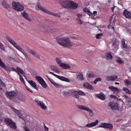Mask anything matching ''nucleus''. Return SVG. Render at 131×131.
<instances>
[{
	"label": "nucleus",
	"mask_w": 131,
	"mask_h": 131,
	"mask_svg": "<svg viewBox=\"0 0 131 131\" xmlns=\"http://www.w3.org/2000/svg\"><path fill=\"white\" fill-rule=\"evenodd\" d=\"M57 41L60 45L68 48L73 46L74 45L73 43H71L69 39L67 37H63L62 38H57Z\"/></svg>",
	"instance_id": "f257e3e1"
},
{
	"label": "nucleus",
	"mask_w": 131,
	"mask_h": 131,
	"mask_svg": "<svg viewBox=\"0 0 131 131\" xmlns=\"http://www.w3.org/2000/svg\"><path fill=\"white\" fill-rule=\"evenodd\" d=\"M6 39L14 47L22 52L30 62H31L32 61V59L29 56L27 53L19 46L17 45V44L15 43L14 40H12L11 38L8 37H6Z\"/></svg>",
	"instance_id": "f03ea898"
},
{
	"label": "nucleus",
	"mask_w": 131,
	"mask_h": 131,
	"mask_svg": "<svg viewBox=\"0 0 131 131\" xmlns=\"http://www.w3.org/2000/svg\"><path fill=\"white\" fill-rule=\"evenodd\" d=\"M60 3V4L63 7L68 9L75 10L78 6L77 4L72 1L68 0L61 1Z\"/></svg>",
	"instance_id": "7ed1b4c3"
},
{
	"label": "nucleus",
	"mask_w": 131,
	"mask_h": 131,
	"mask_svg": "<svg viewBox=\"0 0 131 131\" xmlns=\"http://www.w3.org/2000/svg\"><path fill=\"white\" fill-rule=\"evenodd\" d=\"M4 121L7 126L13 130H15L17 128L16 123L13 122L11 119L9 118H5L4 119Z\"/></svg>",
	"instance_id": "20e7f679"
},
{
	"label": "nucleus",
	"mask_w": 131,
	"mask_h": 131,
	"mask_svg": "<svg viewBox=\"0 0 131 131\" xmlns=\"http://www.w3.org/2000/svg\"><path fill=\"white\" fill-rule=\"evenodd\" d=\"M35 9L37 10H38V9H39V10H41L44 13L51 15H53L58 17H60V15H59L58 14H55L52 12H51L44 8L40 5H37V6L36 7Z\"/></svg>",
	"instance_id": "39448f33"
},
{
	"label": "nucleus",
	"mask_w": 131,
	"mask_h": 131,
	"mask_svg": "<svg viewBox=\"0 0 131 131\" xmlns=\"http://www.w3.org/2000/svg\"><path fill=\"white\" fill-rule=\"evenodd\" d=\"M12 5L13 9L18 12H20L24 9L23 6L19 2L14 1L12 3Z\"/></svg>",
	"instance_id": "423d86ee"
},
{
	"label": "nucleus",
	"mask_w": 131,
	"mask_h": 131,
	"mask_svg": "<svg viewBox=\"0 0 131 131\" xmlns=\"http://www.w3.org/2000/svg\"><path fill=\"white\" fill-rule=\"evenodd\" d=\"M35 78L42 87L44 88H46L47 85L42 77L37 76L35 77Z\"/></svg>",
	"instance_id": "0eeeda50"
},
{
	"label": "nucleus",
	"mask_w": 131,
	"mask_h": 131,
	"mask_svg": "<svg viewBox=\"0 0 131 131\" xmlns=\"http://www.w3.org/2000/svg\"><path fill=\"white\" fill-rule=\"evenodd\" d=\"M78 108L79 109L86 111L89 112L90 115L92 116L93 115V113L92 110L88 108V107L82 105H77Z\"/></svg>",
	"instance_id": "6e6552de"
},
{
	"label": "nucleus",
	"mask_w": 131,
	"mask_h": 131,
	"mask_svg": "<svg viewBox=\"0 0 131 131\" xmlns=\"http://www.w3.org/2000/svg\"><path fill=\"white\" fill-rule=\"evenodd\" d=\"M99 127L103 128L105 129H108L109 130L113 129V127L111 124L107 123H102L101 125L99 126Z\"/></svg>",
	"instance_id": "1a4fd4ad"
},
{
	"label": "nucleus",
	"mask_w": 131,
	"mask_h": 131,
	"mask_svg": "<svg viewBox=\"0 0 131 131\" xmlns=\"http://www.w3.org/2000/svg\"><path fill=\"white\" fill-rule=\"evenodd\" d=\"M49 73L53 75L57 78L60 80L63 81H64L67 82H70V81L68 79L66 78L63 76H60L57 75L55 74L52 72H49Z\"/></svg>",
	"instance_id": "9d476101"
},
{
	"label": "nucleus",
	"mask_w": 131,
	"mask_h": 131,
	"mask_svg": "<svg viewBox=\"0 0 131 131\" xmlns=\"http://www.w3.org/2000/svg\"><path fill=\"white\" fill-rule=\"evenodd\" d=\"M34 101L37 103L38 105L40 106L42 109L43 110L46 109V106L42 101H39L38 99H36Z\"/></svg>",
	"instance_id": "9b49d317"
},
{
	"label": "nucleus",
	"mask_w": 131,
	"mask_h": 131,
	"mask_svg": "<svg viewBox=\"0 0 131 131\" xmlns=\"http://www.w3.org/2000/svg\"><path fill=\"white\" fill-rule=\"evenodd\" d=\"M7 97L10 99H12L16 94V92L14 91H12L6 93Z\"/></svg>",
	"instance_id": "f8f14e48"
},
{
	"label": "nucleus",
	"mask_w": 131,
	"mask_h": 131,
	"mask_svg": "<svg viewBox=\"0 0 131 131\" xmlns=\"http://www.w3.org/2000/svg\"><path fill=\"white\" fill-rule=\"evenodd\" d=\"M108 106L111 107L112 110H116L118 109V105L117 103H114L113 101L110 102Z\"/></svg>",
	"instance_id": "ddd939ff"
},
{
	"label": "nucleus",
	"mask_w": 131,
	"mask_h": 131,
	"mask_svg": "<svg viewBox=\"0 0 131 131\" xmlns=\"http://www.w3.org/2000/svg\"><path fill=\"white\" fill-rule=\"evenodd\" d=\"M123 15L126 18L128 19L131 18V12L126 10L124 11Z\"/></svg>",
	"instance_id": "4468645a"
},
{
	"label": "nucleus",
	"mask_w": 131,
	"mask_h": 131,
	"mask_svg": "<svg viewBox=\"0 0 131 131\" xmlns=\"http://www.w3.org/2000/svg\"><path fill=\"white\" fill-rule=\"evenodd\" d=\"M98 122L97 120H96L95 122L88 124L86 125L85 126L89 128L92 127L96 125L98 123Z\"/></svg>",
	"instance_id": "2eb2a0df"
},
{
	"label": "nucleus",
	"mask_w": 131,
	"mask_h": 131,
	"mask_svg": "<svg viewBox=\"0 0 131 131\" xmlns=\"http://www.w3.org/2000/svg\"><path fill=\"white\" fill-rule=\"evenodd\" d=\"M83 86L85 87L90 90H93L94 89L92 86L90 84L87 82H86L83 84Z\"/></svg>",
	"instance_id": "dca6fc26"
},
{
	"label": "nucleus",
	"mask_w": 131,
	"mask_h": 131,
	"mask_svg": "<svg viewBox=\"0 0 131 131\" xmlns=\"http://www.w3.org/2000/svg\"><path fill=\"white\" fill-rule=\"evenodd\" d=\"M77 78L79 80L83 81L84 80V78L83 77V74L82 73L79 72L76 74Z\"/></svg>",
	"instance_id": "f3484780"
},
{
	"label": "nucleus",
	"mask_w": 131,
	"mask_h": 131,
	"mask_svg": "<svg viewBox=\"0 0 131 131\" xmlns=\"http://www.w3.org/2000/svg\"><path fill=\"white\" fill-rule=\"evenodd\" d=\"M96 96L97 97V98L102 100H103L105 99V95L102 93H101L100 94H97Z\"/></svg>",
	"instance_id": "a211bd4d"
},
{
	"label": "nucleus",
	"mask_w": 131,
	"mask_h": 131,
	"mask_svg": "<svg viewBox=\"0 0 131 131\" xmlns=\"http://www.w3.org/2000/svg\"><path fill=\"white\" fill-rule=\"evenodd\" d=\"M60 66L61 68L64 69H69L70 67V66L68 64H65L63 63H61Z\"/></svg>",
	"instance_id": "6ab92c4d"
},
{
	"label": "nucleus",
	"mask_w": 131,
	"mask_h": 131,
	"mask_svg": "<svg viewBox=\"0 0 131 131\" xmlns=\"http://www.w3.org/2000/svg\"><path fill=\"white\" fill-rule=\"evenodd\" d=\"M78 93V91H73L72 92L71 95L73 97L77 99H78L79 98V97Z\"/></svg>",
	"instance_id": "aec40b11"
},
{
	"label": "nucleus",
	"mask_w": 131,
	"mask_h": 131,
	"mask_svg": "<svg viewBox=\"0 0 131 131\" xmlns=\"http://www.w3.org/2000/svg\"><path fill=\"white\" fill-rule=\"evenodd\" d=\"M23 16L26 19L29 21H31V19L28 17V14L27 13L25 12V11H24L23 13H21Z\"/></svg>",
	"instance_id": "412c9836"
},
{
	"label": "nucleus",
	"mask_w": 131,
	"mask_h": 131,
	"mask_svg": "<svg viewBox=\"0 0 131 131\" xmlns=\"http://www.w3.org/2000/svg\"><path fill=\"white\" fill-rule=\"evenodd\" d=\"M109 89L111 90L113 92H119V91L118 89L114 87L113 86H109L108 87Z\"/></svg>",
	"instance_id": "4be33fe9"
},
{
	"label": "nucleus",
	"mask_w": 131,
	"mask_h": 131,
	"mask_svg": "<svg viewBox=\"0 0 131 131\" xmlns=\"http://www.w3.org/2000/svg\"><path fill=\"white\" fill-rule=\"evenodd\" d=\"M28 82L29 84L36 90L38 89V88L36 86V84L32 80H30Z\"/></svg>",
	"instance_id": "5701e85b"
},
{
	"label": "nucleus",
	"mask_w": 131,
	"mask_h": 131,
	"mask_svg": "<svg viewBox=\"0 0 131 131\" xmlns=\"http://www.w3.org/2000/svg\"><path fill=\"white\" fill-rule=\"evenodd\" d=\"M118 78L117 76H110L107 77L108 81H114Z\"/></svg>",
	"instance_id": "b1692460"
},
{
	"label": "nucleus",
	"mask_w": 131,
	"mask_h": 131,
	"mask_svg": "<svg viewBox=\"0 0 131 131\" xmlns=\"http://www.w3.org/2000/svg\"><path fill=\"white\" fill-rule=\"evenodd\" d=\"M2 5L4 8H7L9 7V5L7 3L6 1L4 0L2 3Z\"/></svg>",
	"instance_id": "393cba45"
},
{
	"label": "nucleus",
	"mask_w": 131,
	"mask_h": 131,
	"mask_svg": "<svg viewBox=\"0 0 131 131\" xmlns=\"http://www.w3.org/2000/svg\"><path fill=\"white\" fill-rule=\"evenodd\" d=\"M119 42L116 40H115L113 41V46H114L115 48H117L119 46Z\"/></svg>",
	"instance_id": "a878e982"
},
{
	"label": "nucleus",
	"mask_w": 131,
	"mask_h": 131,
	"mask_svg": "<svg viewBox=\"0 0 131 131\" xmlns=\"http://www.w3.org/2000/svg\"><path fill=\"white\" fill-rule=\"evenodd\" d=\"M83 10L84 12L89 16H91L92 14L90 11V10L89 9L86 8H85L83 9Z\"/></svg>",
	"instance_id": "bb28decb"
},
{
	"label": "nucleus",
	"mask_w": 131,
	"mask_h": 131,
	"mask_svg": "<svg viewBox=\"0 0 131 131\" xmlns=\"http://www.w3.org/2000/svg\"><path fill=\"white\" fill-rule=\"evenodd\" d=\"M11 108L12 109L13 111L15 113L17 114L18 116H19L20 115V113L19 111L18 110H17L14 108V107H11Z\"/></svg>",
	"instance_id": "cd10ccee"
},
{
	"label": "nucleus",
	"mask_w": 131,
	"mask_h": 131,
	"mask_svg": "<svg viewBox=\"0 0 131 131\" xmlns=\"http://www.w3.org/2000/svg\"><path fill=\"white\" fill-rule=\"evenodd\" d=\"M122 90L123 91H124L125 92L127 93L130 94H131V91L129 90V89L127 88H123L122 89Z\"/></svg>",
	"instance_id": "c85d7f7f"
},
{
	"label": "nucleus",
	"mask_w": 131,
	"mask_h": 131,
	"mask_svg": "<svg viewBox=\"0 0 131 131\" xmlns=\"http://www.w3.org/2000/svg\"><path fill=\"white\" fill-rule=\"evenodd\" d=\"M16 69L17 71L19 72L22 75L25 74L24 72L19 67H17Z\"/></svg>",
	"instance_id": "c756f323"
},
{
	"label": "nucleus",
	"mask_w": 131,
	"mask_h": 131,
	"mask_svg": "<svg viewBox=\"0 0 131 131\" xmlns=\"http://www.w3.org/2000/svg\"><path fill=\"white\" fill-rule=\"evenodd\" d=\"M107 58L108 59H112V56L111 55V53L110 52L107 53L106 54Z\"/></svg>",
	"instance_id": "7c9ffc66"
},
{
	"label": "nucleus",
	"mask_w": 131,
	"mask_h": 131,
	"mask_svg": "<svg viewBox=\"0 0 131 131\" xmlns=\"http://www.w3.org/2000/svg\"><path fill=\"white\" fill-rule=\"evenodd\" d=\"M124 83L125 85L126 86H128L129 85L131 84V82L130 81H129L128 80L125 79L124 80Z\"/></svg>",
	"instance_id": "2f4dec72"
},
{
	"label": "nucleus",
	"mask_w": 131,
	"mask_h": 131,
	"mask_svg": "<svg viewBox=\"0 0 131 131\" xmlns=\"http://www.w3.org/2000/svg\"><path fill=\"white\" fill-rule=\"evenodd\" d=\"M0 66L2 68H5L6 66L5 63L2 61L0 58Z\"/></svg>",
	"instance_id": "473e14b6"
},
{
	"label": "nucleus",
	"mask_w": 131,
	"mask_h": 131,
	"mask_svg": "<svg viewBox=\"0 0 131 131\" xmlns=\"http://www.w3.org/2000/svg\"><path fill=\"white\" fill-rule=\"evenodd\" d=\"M0 48L2 50L5 51V48L3 44L0 42Z\"/></svg>",
	"instance_id": "72a5a7b5"
},
{
	"label": "nucleus",
	"mask_w": 131,
	"mask_h": 131,
	"mask_svg": "<svg viewBox=\"0 0 131 131\" xmlns=\"http://www.w3.org/2000/svg\"><path fill=\"white\" fill-rule=\"evenodd\" d=\"M56 61L58 64L60 66V65L61 63H61V60L59 58H56Z\"/></svg>",
	"instance_id": "f704fd0d"
},
{
	"label": "nucleus",
	"mask_w": 131,
	"mask_h": 131,
	"mask_svg": "<svg viewBox=\"0 0 131 131\" xmlns=\"http://www.w3.org/2000/svg\"><path fill=\"white\" fill-rule=\"evenodd\" d=\"M78 95H85V94L84 92L82 91H78Z\"/></svg>",
	"instance_id": "c9c22d12"
},
{
	"label": "nucleus",
	"mask_w": 131,
	"mask_h": 131,
	"mask_svg": "<svg viewBox=\"0 0 131 131\" xmlns=\"http://www.w3.org/2000/svg\"><path fill=\"white\" fill-rule=\"evenodd\" d=\"M27 51L28 52L30 53L31 54H35L36 53V52L35 51H34L32 50L28 49Z\"/></svg>",
	"instance_id": "e433bc0d"
},
{
	"label": "nucleus",
	"mask_w": 131,
	"mask_h": 131,
	"mask_svg": "<svg viewBox=\"0 0 131 131\" xmlns=\"http://www.w3.org/2000/svg\"><path fill=\"white\" fill-rule=\"evenodd\" d=\"M63 95L64 96H68L69 95V93L68 92L64 91L63 92Z\"/></svg>",
	"instance_id": "4c0bfd02"
},
{
	"label": "nucleus",
	"mask_w": 131,
	"mask_h": 131,
	"mask_svg": "<svg viewBox=\"0 0 131 131\" xmlns=\"http://www.w3.org/2000/svg\"><path fill=\"white\" fill-rule=\"evenodd\" d=\"M122 44L123 47L125 48H127V45L126 44H125V41L124 40H122Z\"/></svg>",
	"instance_id": "58836bf2"
},
{
	"label": "nucleus",
	"mask_w": 131,
	"mask_h": 131,
	"mask_svg": "<svg viewBox=\"0 0 131 131\" xmlns=\"http://www.w3.org/2000/svg\"><path fill=\"white\" fill-rule=\"evenodd\" d=\"M20 81L24 83L25 86H26L25 81L22 76L20 77Z\"/></svg>",
	"instance_id": "ea45409f"
},
{
	"label": "nucleus",
	"mask_w": 131,
	"mask_h": 131,
	"mask_svg": "<svg viewBox=\"0 0 131 131\" xmlns=\"http://www.w3.org/2000/svg\"><path fill=\"white\" fill-rule=\"evenodd\" d=\"M102 35V33L98 34L96 35V39H99L101 38L100 36Z\"/></svg>",
	"instance_id": "a19ab883"
},
{
	"label": "nucleus",
	"mask_w": 131,
	"mask_h": 131,
	"mask_svg": "<svg viewBox=\"0 0 131 131\" xmlns=\"http://www.w3.org/2000/svg\"><path fill=\"white\" fill-rule=\"evenodd\" d=\"M76 20L77 21V23L78 24H82V21L80 18H78Z\"/></svg>",
	"instance_id": "79ce46f5"
},
{
	"label": "nucleus",
	"mask_w": 131,
	"mask_h": 131,
	"mask_svg": "<svg viewBox=\"0 0 131 131\" xmlns=\"http://www.w3.org/2000/svg\"><path fill=\"white\" fill-rule=\"evenodd\" d=\"M116 62L119 64H122L124 63V61L120 59H117L116 61Z\"/></svg>",
	"instance_id": "37998d69"
},
{
	"label": "nucleus",
	"mask_w": 131,
	"mask_h": 131,
	"mask_svg": "<svg viewBox=\"0 0 131 131\" xmlns=\"http://www.w3.org/2000/svg\"><path fill=\"white\" fill-rule=\"evenodd\" d=\"M88 77L89 78H91L94 76V75L93 73H89L88 74Z\"/></svg>",
	"instance_id": "c03bdc74"
},
{
	"label": "nucleus",
	"mask_w": 131,
	"mask_h": 131,
	"mask_svg": "<svg viewBox=\"0 0 131 131\" xmlns=\"http://www.w3.org/2000/svg\"><path fill=\"white\" fill-rule=\"evenodd\" d=\"M55 87L57 88H59L60 87V86L58 84L54 82L53 83V84H52Z\"/></svg>",
	"instance_id": "a18cd8bd"
},
{
	"label": "nucleus",
	"mask_w": 131,
	"mask_h": 131,
	"mask_svg": "<svg viewBox=\"0 0 131 131\" xmlns=\"http://www.w3.org/2000/svg\"><path fill=\"white\" fill-rule=\"evenodd\" d=\"M0 85L4 87H5L6 86V84L3 82L2 81V82H1V83H0Z\"/></svg>",
	"instance_id": "49530a36"
},
{
	"label": "nucleus",
	"mask_w": 131,
	"mask_h": 131,
	"mask_svg": "<svg viewBox=\"0 0 131 131\" xmlns=\"http://www.w3.org/2000/svg\"><path fill=\"white\" fill-rule=\"evenodd\" d=\"M25 86L26 87V89L28 91L30 92L31 93L33 92V91L31 89H30V88H29L26 85V86Z\"/></svg>",
	"instance_id": "de8ad7c7"
},
{
	"label": "nucleus",
	"mask_w": 131,
	"mask_h": 131,
	"mask_svg": "<svg viewBox=\"0 0 131 131\" xmlns=\"http://www.w3.org/2000/svg\"><path fill=\"white\" fill-rule=\"evenodd\" d=\"M56 68L57 67L53 66H52L51 67V69L52 71L55 70Z\"/></svg>",
	"instance_id": "09e8293b"
},
{
	"label": "nucleus",
	"mask_w": 131,
	"mask_h": 131,
	"mask_svg": "<svg viewBox=\"0 0 131 131\" xmlns=\"http://www.w3.org/2000/svg\"><path fill=\"white\" fill-rule=\"evenodd\" d=\"M43 124L44 125V128L45 129V131H48V128L45 125L44 123H43Z\"/></svg>",
	"instance_id": "8fccbe9b"
},
{
	"label": "nucleus",
	"mask_w": 131,
	"mask_h": 131,
	"mask_svg": "<svg viewBox=\"0 0 131 131\" xmlns=\"http://www.w3.org/2000/svg\"><path fill=\"white\" fill-rule=\"evenodd\" d=\"M19 95V96H18V97L20 100H22L23 99L22 98V95L21 94H20Z\"/></svg>",
	"instance_id": "3c124183"
},
{
	"label": "nucleus",
	"mask_w": 131,
	"mask_h": 131,
	"mask_svg": "<svg viewBox=\"0 0 131 131\" xmlns=\"http://www.w3.org/2000/svg\"><path fill=\"white\" fill-rule=\"evenodd\" d=\"M76 15L79 18H81L82 17V14H76Z\"/></svg>",
	"instance_id": "603ef678"
},
{
	"label": "nucleus",
	"mask_w": 131,
	"mask_h": 131,
	"mask_svg": "<svg viewBox=\"0 0 131 131\" xmlns=\"http://www.w3.org/2000/svg\"><path fill=\"white\" fill-rule=\"evenodd\" d=\"M48 78L49 79V80L51 82L52 84H53V83H54V82L53 81V80L52 79H49V78L48 77Z\"/></svg>",
	"instance_id": "864d4df0"
},
{
	"label": "nucleus",
	"mask_w": 131,
	"mask_h": 131,
	"mask_svg": "<svg viewBox=\"0 0 131 131\" xmlns=\"http://www.w3.org/2000/svg\"><path fill=\"white\" fill-rule=\"evenodd\" d=\"M48 78L49 79V80L51 82L52 84H53V83H54V82L53 81V80L52 79H49V78L48 77Z\"/></svg>",
	"instance_id": "5fc2aeb1"
},
{
	"label": "nucleus",
	"mask_w": 131,
	"mask_h": 131,
	"mask_svg": "<svg viewBox=\"0 0 131 131\" xmlns=\"http://www.w3.org/2000/svg\"><path fill=\"white\" fill-rule=\"evenodd\" d=\"M45 29L46 30V31L48 32H52V30H53V29H50L49 30H48V29H46V28Z\"/></svg>",
	"instance_id": "6e6d98bb"
},
{
	"label": "nucleus",
	"mask_w": 131,
	"mask_h": 131,
	"mask_svg": "<svg viewBox=\"0 0 131 131\" xmlns=\"http://www.w3.org/2000/svg\"><path fill=\"white\" fill-rule=\"evenodd\" d=\"M24 129L25 130V131H30L29 129L26 127H25L24 128Z\"/></svg>",
	"instance_id": "4d7b16f0"
},
{
	"label": "nucleus",
	"mask_w": 131,
	"mask_h": 131,
	"mask_svg": "<svg viewBox=\"0 0 131 131\" xmlns=\"http://www.w3.org/2000/svg\"><path fill=\"white\" fill-rule=\"evenodd\" d=\"M15 71L19 75V77H20L21 76H22L19 73V72L18 71H17L15 69Z\"/></svg>",
	"instance_id": "13d9d810"
},
{
	"label": "nucleus",
	"mask_w": 131,
	"mask_h": 131,
	"mask_svg": "<svg viewBox=\"0 0 131 131\" xmlns=\"http://www.w3.org/2000/svg\"><path fill=\"white\" fill-rule=\"evenodd\" d=\"M96 79L97 82L101 81V78H97Z\"/></svg>",
	"instance_id": "bf43d9fd"
},
{
	"label": "nucleus",
	"mask_w": 131,
	"mask_h": 131,
	"mask_svg": "<svg viewBox=\"0 0 131 131\" xmlns=\"http://www.w3.org/2000/svg\"><path fill=\"white\" fill-rule=\"evenodd\" d=\"M35 57H36L38 58H39V56L38 54H35Z\"/></svg>",
	"instance_id": "052dcab7"
},
{
	"label": "nucleus",
	"mask_w": 131,
	"mask_h": 131,
	"mask_svg": "<svg viewBox=\"0 0 131 131\" xmlns=\"http://www.w3.org/2000/svg\"><path fill=\"white\" fill-rule=\"evenodd\" d=\"M97 82V81L96 79H95L93 82V83L94 84H96Z\"/></svg>",
	"instance_id": "680f3d73"
},
{
	"label": "nucleus",
	"mask_w": 131,
	"mask_h": 131,
	"mask_svg": "<svg viewBox=\"0 0 131 131\" xmlns=\"http://www.w3.org/2000/svg\"><path fill=\"white\" fill-rule=\"evenodd\" d=\"M55 71V72H56L58 73V70L57 69V68L56 69H55V70H54Z\"/></svg>",
	"instance_id": "e2e57ef3"
},
{
	"label": "nucleus",
	"mask_w": 131,
	"mask_h": 131,
	"mask_svg": "<svg viewBox=\"0 0 131 131\" xmlns=\"http://www.w3.org/2000/svg\"><path fill=\"white\" fill-rule=\"evenodd\" d=\"M123 96L124 97H126V98H128V97L126 95H124Z\"/></svg>",
	"instance_id": "0e129e2a"
},
{
	"label": "nucleus",
	"mask_w": 131,
	"mask_h": 131,
	"mask_svg": "<svg viewBox=\"0 0 131 131\" xmlns=\"http://www.w3.org/2000/svg\"><path fill=\"white\" fill-rule=\"evenodd\" d=\"M111 26L110 25H108V28L109 29H110L111 28Z\"/></svg>",
	"instance_id": "69168bd1"
},
{
	"label": "nucleus",
	"mask_w": 131,
	"mask_h": 131,
	"mask_svg": "<svg viewBox=\"0 0 131 131\" xmlns=\"http://www.w3.org/2000/svg\"><path fill=\"white\" fill-rule=\"evenodd\" d=\"M110 97L112 98H114V97H116V96H115L114 95H111L110 96Z\"/></svg>",
	"instance_id": "338daca9"
},
{
	"label": "nucleus",
	"mask_w": 131,
	"mask_h": 131,
	"mask_svg": "<svg viewBox=\"0 0 131 131\" xmlns=\"http://www.w3.org/2000/svg\"><path fill=\"white\" fill-rule=\"evenodd\" d=\"M11 69H12V70H14V71H15V69H15L14 68H11Z\"/></svg>",
	"instance_id": "774afa93"
}]
</instances>
